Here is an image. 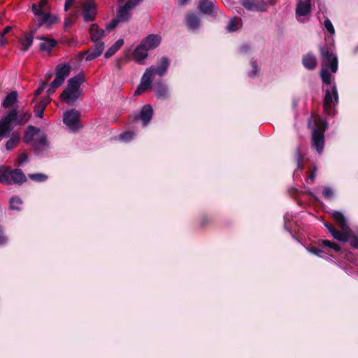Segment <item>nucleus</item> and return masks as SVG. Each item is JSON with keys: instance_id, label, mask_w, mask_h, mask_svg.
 I'll use <instances>...</instances> for the list:
<instances>
[{"instance_id": "338daca9", "label": "nucleus", "mask_w": 358, "mask_h": 358, "mask_svg": "<svg viewBox=\"0 0 358 358\" xmlns=\"http://www.w3.org/2000/svg\"><path fill=\"white\" fill-rule=\"evenodd\" d=\"M308 194H309V195H310L311 197H313V198H314V197H315V195H314V194H313V192H308Z\"/></svg>"}, {"instance_id": "09e8293b", "label": "nucleus", "mask_w": 358, "mask_h": 358, "mask_svg": "<svg viewBox=\"0 0 358 358\" xmlns=\"http://www.w3.org/2000/svg\"><path fill=\"white\" fill-rule=\"evenodd\" d=\"M290 218H291V216L289 214H286L284 217V220H285L284 227H285V230H287L289 233H291V231L289 230V222Z\"/></svg>"}, {"instance_id": "5701e85b", "label": "nucleus", "mask_w": 358, "mask_h": 358, "mask_svg": "<svg viewBox=\"0 0 358 358\" xmlns=\"http://www.w3.org/2000/svg\"><path fill=\"white\" fill-rule=\"evenodd\" d=\"M324 224L329 232L332 235L334 238L343 243H345L348 241L346 235L344 234L342 231H339L336 229L331 224L326 222Z\"/></svg>"}, {"instance_id": "f03ea898", "label": "nucleus", "mask_w": 358, "mask_h": 358, "mask_svg": "<svg viewBox=\"0 0 358 358\" xmlns=\"http://www.w3.org/2000/svg\"><path fill=\"white\" fill-rule=\"evenodd\" d=\"M25 143L31 145L34 148L35 154L39 157H43L48 152L49 143L45 133L40 129L29 125L27 127L24 136Z\"/></svg>"}, {"instance_id": "4c0bfd02", "label": "nucleus", "mask_w": 358, "mask_h": 358, "mask_svg": "<svg viewBox=\"0 0 358 358\" xmlns=\"http://www.w3.org/2000/svg\"><path fill=\"white\" fill-rule=\"evenodd\" d=\"M136 136V133L131 131H127L122 133L119 138L124 142H129Z\"/></svg>"}, {"instance_id": "3c124183", "label": "nucleus", "mask_w": 358, "mask_h": 358, "mask_svg": "<svg viewBox=\"0 0 358 358\" xmlns=\"http://www.w3.org/2000/svg\"><path fill=\"white\" fill-rule=\"evenodd\" d=\"M250 50V46L248 44H244L240 48V52L241 54H246Z\"/></svg>"}, {"instance_id": "49530a36", "label": "nucleus", "mask_w": 358, "mask_h": 358, "mask_svg": "<svg viewBox=\"0 0 358 358\" xmlns=\"http://www.w3.org/2000/svg\"><path fill=\"white\" fill-rule=\"evenodd\" d=\"M28 161V156L25 153H22L18 156L17 163L19 165H22Z\"/></svg>"}, {"instance_id": "ddd939ff", "label": "nucleus", "mask_w": 358, "mask_h": 358, "mask_svg": "<svg viewBox=\"0 0 358 358\" xmlns=\"http://www.w3.org/2000/svg\"><path fill=\"white\" fill-rule=\"evenodd\" d=\"M331 216L339 224L341 231L346 235L349 239L352 231L347 224V220L343 213L338 210H331L330 213Z\"/></svg>"}, {"instance_id": "bf43d9fd", "label": "nucleus", "mask_w": 358, "mask_h": 358, "mask_svg": "<svg viewBox=\"0 0 358 358\" xmlns=\"http://www.w3.org/2000/svg\"><path fill=\"white\" fill-rule=\"evenodd\" d=\"M11 29H12L11 27H9V26L5 27L4 29L3 30V31L1 33V34L5 36L6 34H7L8 33H9Z\"/></svg>"}, {"instance_id": "4468645a", "label": "nucleus", "mask_w": 358, "mask_h": 358, "mask_svg": "<svg viewBox=\"0 0 358 358\" xmlns=\"http://www.w3.org/2000/svg\"><path fill=\"white\" fill-rule=\"evenodd\" d=\"M312 145L316 151L321 154L324 145V131H320L315 127L312 133Z\"/></svg>"}, {"instance_id": "9b49d317", "label": "nucleus", "mask_w": 358, "mask_h": 358, "mask_svg": "<svg viewBox=\"0 0 358 358\" xmlns=\"http://www.w3.org/2000/svg\"><path fill=\"white\" fill-rule=\"evenodd\" d=\"M79 112L75 109H71L64 113L63 122L70 130L76 131L79 128Z\"/></svg>"}, {"instance_id": "6e6d98bb", "label": "nucleus", "mask_w": 358, "mask_h": 358, "mask_svg": "<svg viewBox=\"0 0 358 358\" xmlns=\"http://www.w3.org/2000/svg\"><path fill=\"white\" fill-rule=\"evenodd\" d=\"M7 243H8V238L3 234H1L0 235V245H5V244H7Z\"/></svg>"}, {"instance_id": "423d86ee", "label": "nucleus", "mask_w": 358, "mask_h": 358, "mask_svg": "<svg viewBox=\"0 0 358 358\" xmlns=\"http://www.w3.org/2000/svg\"><path fill=\"white\" fill-rule=\"evenodd\" d=\"M322 68L330 69L332 73L338 70V59L334 51L327 46L320 48Z\"/></svg>"}, {"instance_id": "0e129e2a", "label": "nucleus", "mask_w": 358, "mask_h": 358, "mask_svg": "<svg viewBox=\"0 0 358 358\" xmlns=\"http://www.w3.org/2000/svg\"><path fill=\"white\" fill-rule=\"evenodd\" d=\"M85 54H86V55H87V51L80 52V53H79V56H80V57H82Z\"/></svg>"}, {"instance_id": "6ab92c4d", "label": "nucleus", "mask_w": 358, "mask_h": 358, "mask_svg": "<svg viewBox=\"0 0 358 358\" xmlns=\"http://www.w3.org/2000/svg\"><path fill=\"white\" fill-rule=\"evenodd\" d=\"M153 115V110L150 105L146 104L144 105L139 113V115L136 117V119H140L143 122V126L145 127L150 122Z\"/></svg>"}, {"instance_id": "c756f323", "label": "nucleus", "mask_w": 358, "mask_h": 358, "mask_svg": "<svg viewBox=\"0 0 358 358\" xmlns=\"http://www.w3.org/2000/svg\"><path fill=\"white\" fill-rule=\"evenodd\" d=\"M38 38L42 41L39 45V48L41 51L50 52L57 43L56 41L44 36L38 37Z\"/></svg>"}, {"instance_id": "412c9836", "label": "nucleus", "mask_w": 358, "mask_h": 358, "mask_svg": "<svg viewBox=\"0 0 358 358\" xmlns=\"http://www.w3.org/2000/svg\"><path fill=\"white\" fill-rule=\"evenodd\" d=\"M10 111H14L15 115L13 117L14 125H21L26 123L30 118L31 115L28 112H17L16 108H13Z\"/></svg>"}, {"instance_id": "864d4df0", "label": "nucleus", "mask_w": 358, "mask_h": 358, "mask_svg": "<svg viewBox=\"0 0 358 358\" xmlns=\"http://www.w3.org/2000/svg\"><path fill=\"white\" fill-rule=\"evenodd\" d=\"M315 171H316V169H314L312 171V172H311V173H310V176L307 178V182H308V181H309V180H310V181H311V182H313V181H314L315 178V177H316Z\"/></svg>"}, {"instance_id": "a878e982", "label": "nucleus", "mask_w": 358, "mask_h": 358, "mask_svg": "<svg viewBox=\"0 0 358 358\" xmlns=\"http://www.w3.org/2000/svg\"><path fill=\"white\" fill-rule=\"evenodd\" d=\"M155 96L159 99H167L170 96L167 85L163 83H157L155 88Z\"/></svg>"}, {"instance_id": "2eb2a0df", "label": "nucleus", "mask_w": 358, "mask_h": 358, "mask_svg": "<svg viewBox=\"0 0 358 358\" xmlns=\"http://www.w3.org/2000/svg\"><path fill=\"white\" fill-rule=\"evenodd\" d=\"M306 248L308 252L311 255L322 257L325 259H329L333 256L332 254H330L331 249H333L335 252H338L341 250L342 248H322V249H321L320 248L311 247Z\"/></svg>"}, {"instance_id": "f257e3e1", "label": "nucleus", "mask_w": 358, "mask_h": 358, "mask_svg": "<svg viewBox=\"0 0 358 358\" xmlns=\"http://www.w3.org/2000/svg\"><path fill=\"white\" fill-rule=\"evenodd\" d=\"M320 76L324 84L330 85L327 89H323L325 92L323 102V108L328 115H334V108L338 103V93L336 83H331V75L328 69L322 68Z\"/></svg>"}, {"instance_id": "39448f33", "label": "nucleus", "mask_w": 358, "mask_h": 358, "mask_svg": "<svg viewBox=\"0 0 358 358\" xmlns=\"http://www.w3.org/2000/svg\"><path fill=\"white\" fill-rule=\"evenodd\" d=\"M0 182L3 185H21L27 180L21 169L11 170L3 166H0Z\"/></svg>"}, {"instance_id": "8fccbe9b", "label": "nucleus", "mask_w": 358, "mask_h": 358, "mask_svg": "<svg viewBox=\"0 0 358 358\" xmlns=\"http://www.w3.org/2000/svg\"><path fill=\"white\" fill-rule=\"evenodd\" d=\"M351 246H358V236H350Z\"/></svg>"}, {"instance_id": "37998d69", "label": "nucleus", "mask_w": 358, "mask_h": 358, "mask_svg": "<svg viewBox=\"0 0 358 358\" xmlns=\"http://www.w3.org/2000/svg\"><path fill=\"white\" fill-rule=\"evenodd\" d=\"M324 26L328 33L330 35H334L335 34V29L334 27L331 22V20L329 18H326L324 21Z\"/></svg>"}, {"instance_id": "a19ab883", "label": "nucleus", "mask_w": 358, "mask_h": 358, "mask_svg": "<svg viewBox=\"0 0 358 358\" xmlns=\"http://www.w3.org/2000/svg\"><path fill=\"white\" fill-rule=\"evenodd\" d=\"M155 75L152 71H150V69H146L145 73H143L141 80L144 83H147V84L151 85L152 83V76Z\"/></svg>"}, {"instance_id": "79ce46f5", "label": "nucleus", "mask_w": 358, "mask_h": 358, "mask_svg": "<svg viewBox=\"0 0 358 358\" xmlns=\"http://www.w3.org/2000/svg\"><path fill=\"white\" fill-rule=\"evenodd\" d=\"M250 65L252 67L251 71L248 72V76L250 78H254L257 76L258 72L259 71V69L255 61H251Z\"/></svg>"}, {"instance_id": "603ef678", "label": "nucleus", "mask_w": 358, "mask_h": 358, "mask_svg": "<svg viewBox=\"0 0 358 358\" xmlns=\"http://www.w3.org/2000/svg\"><path fill=\"white\" fill-rule=\"evenodd\" d=\"M59 86H55L53 85V81L50 83V87H48V90H47V93L48 94H53L55 91V90L59 87Z\"/></svg>"}, {"instance_id": "c9c22d12", "label": "nucleus", "mask_w": 358, "mask_h": 358, "mask_svg": "<svg viewBox=\"0 0 358 358\" xmlns=\"http://www.w3.org/2000/svg\"><path fill=\"white\" fill-rule=\"evenodd\" d=\"M241 4L248 10L257 11L260 10L259 6L254 0H241Z\"/></svg>"}, {"instance_id": "774afa93", "label": "nucleus", "mask_w": 358, "mask_h": 358, "mask_svg": "<svg viewBox=\"0 0 358 358\" xmlns=\"http://www.w3.org/2000/svg\"><path fill=\"white\" fill-rule=\"evenodd\" d=\"M305 1L311 2V0H306Z\"/></svg>"}, {"instance_id": "393cba45", "label": "nucleus", "mask_w": 358, "mask_h": 358, "mask_svg": "<svg viewBox=\"0 0 358 358\" xmlns=\"http://www.w3.org/2000/svg\"><path fill=\"white\" fill-rule=\"evenodd\" d=\"M38 28V27H37V26H36L34 24V27H32L30 30V34L29 36H26L25 37L20 39V43L22 46V51L26 52L27 50H28L29 47L32 45L33 38H34L33 36L36 32V30Z\"/></svg>"}, {"instance_id": "a18cd8bd", "label": "nucleus", "mask_w": 358, "mask_h": 358, "mask_svg": "<svg viewBox=\"0 0 358 358\" xmlns=\"http://www.w3.org/2000/svg\"><path fill=\"white\" fill-rule=\"evenodd\" d=\"M121 22L118 18L116 17L115 19L112 20L107 25L106 29L108 31H111L114 28H115L117 25V24Z\"/></svg>"}, {"instance_id": "473e14b6", "label": "nucleus", "mask_w": 358, "mask_h": 358, "mask_svg": "<svg viewBox=\"0 0 358 358\" xmlns=\"http://www.w3.org/2000/svg\"><path fill=\"white\" fill-rule=\"evenodd\" d=\"M49 102V99H43L36 103L34 106V113L37 117H43V111Z\"/></svg>"}, {"instance_id": "9d476101", "label": "nucleus", "mask_w": 358, "mask_h": 358, "mask_svg": "<svg viewBox=\"0 0 358 358\" xmlns=\"http://www.w3.org/2000/svg\"><path fill=\"white\" fill-rule=\"evenodd\" d=\"M71 67L69 64H59L55 68V78L53 80V85L61 86L65 79L69 76Z\"/></svg>"}, {"instance_id": "13d9d810", "label": "nucleus", "mask_w": 358, "mask_h": 358, "mask_svg": "<svg viewBox=\"0 0 358 358\" xmlns=\"http://www.w3.org/2000/svg\"><path fill=\"white\" fill-rule=\"evenodd\" d=\"M6 44V40L4 38V35L0 34V45L3 46Z\"/></svg>"}, {"instance_id": "7c9ffc66", "label": "nucleus", "mask_w": 358, "mask_h": 358, "mask_svg": "<svg viewBox=\"0 0 358 358\" xmlns=\"http://www.w3.org/2000/svg\"><path fill=\"white\" fill-rule=\"evenodd\" d=\"M17 99V93L15 91L9 93L3 99L2 106L5 108L12 107Z\"/></svg>"}, {"instance_id": "69168bd1", "label": "nucleus", "mask_w": 358, "mask_h": 358, "mask_svg": "<svg viewBox=\"0 0 358 358\" xmlns=\"http://www.w3.org/2000/svg\"><path fill=\"white\" fill-rule=\"evenodd\" d=\"M327 123L324 122H323V130H324L327 128Z\"/></svg>"}, {"instance_id": "dca6fc26", "label": "nucleus", "mask_w": 358, "mask_h": 358, "mask_svg": "<svg viewBox=\"0 0 358 358\" xmlns=\"http://www.w3.org/2000/svg\"><path fill=\"white\" fill-rule=\"evenodd\" d=\"M169 65L170 61L169 58L163 56L158 60L156 66H151L149 69L154 74L162 76L166 73Z\"/></svg>"}, {"instance_id": "aec40b11", "label": "nucleus", "mask_w": 358, "mask_h": 358, "mask_svg": "<svg viewBox=\"0 0 358 358\" xmlns=\"http://www.w3.org/2000/svg\"><path fill=\"white\" fill-rule=\"evenodd\" d=\"M162 38L159 35L152 34L148 35L141 43L150 50L156 48L160 44Z\"/></svg>"}, {"instance_id": "2f4dec72", "label": "nucleus", "mask_w": 358, "mask_h": 358, "mask_svg": "<svg viewBox=\"0 0 358 358\" xmlns=\"http://www.w3.org/2000/svg\"><path fill=\"white\" fill-rule=\"evenodd\" d=\"M124 44L122 38L118 39L111 47H110L104 53L105 58H109L113 56Z\"/></svg>"}, {"instance_id": "20e7f679", "label": "nucleus", "mask_w": 358, "mask_h": 358, "mask_svg": "<svg viewBox=\"0 0 358 358\" xmlns=\"http://www.w3.org/2000/svg\"><path fill=\"white\" fill-rule=\"evenodd\" d=\"M31 10L36 15L34 24L37 27L43 25L48 27L57 21V17L48 12V0H40L37 3H33Z\"/></svg>"}, {"instance_id": "b1692460", "label": "nucleus", "mask_w": 358, "mask_h": 358, "mask_svg": "<svg viewBox=\"0 0 358 358\" xmlns=\"http://www.w3.org/2000/svg\"><path fill=\"white\" fill-rule=\"evenodd\" d=\"M185 21L188 29L195 31L200 26V19L195 13H188L185 17Z\"/></svg>"}, {"instance_id": "bb28decb", "label": "nucleus", "mask_w": 358, "mask_h": 358, "mask_svg": "<svg viewBox=\"0 0 358 358\" xmlns=\"http://www.w3.org/2000/svg\"><path fill=\"white\" fill-rule=\"evenodd\" d=\"M147 48L140 43L134 51V57L138 63H141L148 57Z\"/></svg>"}, {"instance_id": "e433bc0d", "label": "nucleus", "mask_w": 358, "mask_h": 358, "mask_svg": "<svg viewBox=\"0 0 358 358\" xmlns=\"http://www.w3.org/2000/svg\"><path fill=\"white\" fill-rule=\"evenodd\" d=\"M20 141V136L17 134L13 135L10 139L6 142V148L7 150H10L11 149L15 148L18 142Z\"/></svg>"}, {"instance_id": "052dcab7", "label": "nucleus", "mask_w": 358, "mask_h": 358, "mask_svg": "<svg viewBox=\"0 0 358 358\" xmlns=\"http://www.w3.org/2000/svg\"><path fill=\"white\" fill-rule=\"evenodd\" d=\"M121 62H122V59H119L117 60L116 62V64H115V67L118 69V70H121Z\"/></svg>"}, {"instance_id": "f8f14e48", "label": "nucleus", "mask_w": 358, "mask_h": 358, "mask_svg": "<svg viewBox=\"0 0 358 358\" xmlns=\"http://www.w3.org/2000/svg\"><path fill=\"white\" fill-rule=\"evenodd\" d=\"M97 14L96 6L93 0H86L83 5V16L86 22L94 21Z\"/></svg>"}, {"instance_id": "a211bd4d", "label": "nucleus", "mask_w": 358, "mask_h": 358, "mask_svg": "<svg viewBox=\"0 0 358 358\" xmlns=\"http://www.w3.org/2000/svg\"><path fill=\"white\" fill-rule=\"evenodd\" d=\"M199 9L206 15H217L218 8L210 0H201L199 3Z\"/></svg>"}, {"instance_id": "72a5a7b5", "label": "nucleus", "mask_w": 358, "mask_h": 358, "mask_svg": "<svg viewBox=\"0 0 358 358\" xmlns=\"http://www.w3.org/2000/svg\"><path fill=\"white\" fill-rule=\"evenodd\" d=\"M22 200L17 196H13L9 199V209L10 210H21Z\"/></svg>"}, {"instance_id": "4d7b16f0", "label": "nucleus", "mask_w": 358, "mask_h": 358, "mask_svg": "<svg viewBox=\"0 0 358 358\" xmlns=\"http://www.w3.org/2000/svg\"><path fill=\"white\" fill-rule=\"evenodd\" d=\"M322 246H338L336 244L331 242L330 241H322Z\"/></svg>"}, {"instance_id": "cd10ccee", "label": "nucleus", "mask_w": 358, "mask_h": 358, "mask_svg": "<svg viewBox=\"0 0 358 358\" xmlns=\"http://www.w3.org/2000/svg\"><path fill=\"white\" fill-rule=\"evenodd\" d=\"M294 159L296 163V169L294 173V175L296 176V171H301L303 169L304 155L303 153L302 148L301 146L297 147L296 150Z\"/></svg>"}, {"instance_id": "f3484780", "label": "nucleus", "mask_w": 358, "mask_h": 358, "mask_svg": "<svg viewBox=\"0 0 358 358\" xmlns=\"http://www.w3.org/2000/svg\"><path fill=\"white\" fill-rule=\"evenodd\" d=\"M94 45L91 48L87 50V56L85 57L86 61H92L99 57L104 49L105 45L102 41L94 42Z\"/></svg>"}, {"instance_id": "de8ad7c7", "label": "nucleus", "mask_w": 358, "mask_h": 358, "mask_svg": "<svg viewBox=\"0 0 358 358\" xmlns=\"http://www.w3.org/2000/svg\"><path fill=\"white\" fill-rule=\"evenodd\" d=\"M47 85V83L46 82H43L40 86L38 87V89L35 91V93H34V96L35 97H37L38 96H39L42 92L44 90V89L45 88Z\"/></svg>"}, {"instance_id": "c85d7f7f", "label": "nucleus", "mask_w": 358, "mask_h": 358, "mask_svg": "<svg viewBox=\"0 0 358 358\" xmlns=\"http://www.w3.org/2000/svg\"><path fill=\"white\" fill-rule=\"evenodd\" d=\"M302 64L308 70H313L317 65V59L313 54H306L303 57Z\"/></svg>"}, {"instance_id": "4be33fe9", "label": "nucleus", "mask_w": 358, "mask_h": 358, "mask_svg": "<svg viewBox=\"0 0 358 358\" xmlns=\"http://www.w3.org/2000/svg\"><path fill=\"white\" fill-rule=\"evenodd\" d=\"M89 31L90 34V39L93 42L101 41L100 40L105 36V30L100 28L97 24H92Z\"/></svg>"}, {"instance_id": "6e6552de", "label": "nucleus", "mask_w": 358, "mask_h": 358, "mask_svg": "<svg viewBox=\"0 0 358 358\" xmlns=\"http://www.w3.org/2000/svg\"><path fill=\"white\" fill-rule=\"evenodd\" d=\"M143 0H128L123 6H120L117 10V17L122 22L129 20L131 17V10L138 5Z\"/></svg>"}, {"instance_id": "1a4fd4ad", "label": "nucleus", "mask_w": 358, "mask_h": 358, "mask_svg": "<svg viewBox=\"0 0 358 358\" xmlns=\"http://www.w3.org/2000/svg\"><path fill=\"white\" fill-rule=\"evenodd\" d=\"M15 115L14 111H8L6 115L2 116L0 120V136L8 138L10 136L14 127L13 117Z\"/></svg>"}, {"instance_id": "e2e57ef3", "label": "nucleus", "mask_w": 358, "mask_h": 358, "mask_svg": "<svg viewBox=\"0 0 358 358\" xmlns=\"http://www.w3.org/2000/svg\"><path fill=\"white\" fill-rule=\"evenodd\" d=\"M187 0H178V3L181 6H183L186 3Z\"/></svg>"}, {"instance_id": "58836bf2", "label": "nucleus", "mask_w": 358, "mask_h": 358, "mask_svg": "<svg viewBox=\"0 0 358 358\" xmlns=\"http://www.w3.org/2000/svg\"><path fill=\"white\" fill-rule=\"evenodd\" d=\"M151 87V85L147 84V83H144L143 81L141 80L140 84L137 87V89L134 92V96H138L141 94H142L143 92L146 91L147 90L150 89Z\"/></svg>"}, {"instance_id": "680f3d73", "label": "nucleus", "mask_w": 358, "mask_h": 358, "mask_svg": "<svg viewBox=\"0 0 358 358\" xmlns=\"http://www.w3.org/2000/svg\"><path fill=\"white\" fill-rule=\"evenodd\" d=\"M52 76H53V73L50 71V72L47 73L45 74V78H46L47 80H49V79H50L52 77Z\"/></svg>"}, {"instance_id": "f704fd0d", "label": "nucleus", "mask_w": 358, "mask_h": 358, "mask_svg": "<svg viewBox=\"0 0 358 358\" xmlns=\"http://www.w3.org/2000/svg\"><path fill=\"white\" fill-rule=\"evenodd\" d=\"M240 25H241V19L234 17L230 20L226 29L228 32H234L238 29Z\"/></svg>"}, {"instance_id": "0eeeda50", "label": "nucleus", "mask_w": 358, "mask_h": 358, "mask_svg": "<svg viewBox=\"0 0 358 358\" xmlns=\"http://www.w3.org/2000/svg\"><path fill=\"white\" fill-rule=\"evenodd\" d=\"M312 10V3L308 1L299 0L295 8V17L299 23H305L310 20Z\"/></svg>"}, {"instance_id": "c03bdc74", "label": "nucleus", "mask_w": 358, "mask_h": 358, "mask_svg": "<svg viewBox=\"0 0 358 358\" xmlns=\"http://www.w3.org/2000/svg\"><path fill=\"white\" fill-rule=\"evenodd\" d=\"M322 195L325 199H330L334 196V190L329 187H324L322 191Z\"/></svg>"}, {"instance_id": "5fc2aeb1", "label": "nucleus", "mask_w": 358, "mask_h": 358, "mask_svg": "<svg viewBox=\"0 0 358 358\" xmlns=\"http://www.w3.org/2000/svg\"><path fill=\"white\" fill-rule=\"evenodd\" d=\"M74 0H66L64 3V10L68 11L69 8L71 7V4Z\"/></svg>"}, {"instance_id": "ea45409f", "label": "nucleus", "mask_w": 358, "mask_h": 358, "mask_svg": "<svg viewBox=\"0 0 358 358\" xmlns=\"http://www.w3.org/2000/svg\"><path fill=\"white\" fill-rule=\"evenodd\" d=\"M29 178L36 182H44L47 180L48 176L43 173H31L29 174Z\"/></svg>"}, {"instance_id": "7ed1b4c3", "label": "nucleus", "mask_w": 358, "mask_h": 358, "mask_svg": "<svg viewBox=\"0 0 358 358\" xmlns=\"http://www.w3.org/2000/svg\"><path fill=\"white\" fill-rule=\"evenodd\" d=\"M85 78L83 73H79L70 78L67 85L60 95L62 101L68 105H73L83 94L80 85L85 82Z\"/></svg>"}]
</instances>
